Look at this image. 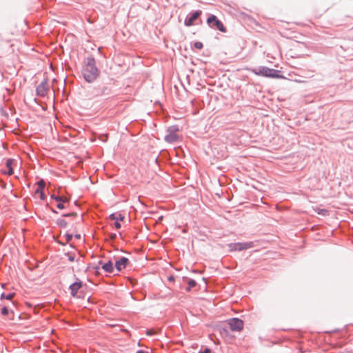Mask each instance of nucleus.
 <instances>
[{
    "instance_id": "33",
    "label": "nucleus",
    "mask_w": 353,
    "mask_h": 353,
    "mask_svg": "<svg viewBox=\"0 0 353 353\" xmlns=\"http://www.w3.org/2000/svg\"><path fill=\"white\" fill-rule=\"evenodd\" d=\"M137 353H146L143 350H138Z\"/></svg>"
},
{
    "instance_id": "28",
    "label": "nucleus",
    "mask_w": 353,
    "mask_h": 353,
    "mask_svg": "<svg viewBox=\"0 0 353 353\" xmlns=\"http://www.w3.org/2000/svg\"><path fill=\"white\" fill-rule=\"evenodd\" d=\"M199 353H211V350L209 348H205L203 351H200Z\"/></svg>"
},
{
    "instance_id": "32",
    "label": "nucleus",
    "mask_w": 353,
    "mask_h": 353,
    "mask_svg": "<svg viewBox=\"0 0 353 353\" xmlns=\"http://www.w3.org/2000/svg\"><path fill=\"white\" fill-rule=\"evenodd\" d=\"M40 193V191L39 190V188H37L36 190H35V194H39Z\"/></svg>"
},
{
    "instance_id": "35",
    "label": "nucleus",
    "mask_w": 353,
    "mask_h": 353,
    "mask_svg": "<svg viewBox=\"0 0 353 353\" xmlns=\"http://www.w3.org/2000/svg\"><path fill=\"white\" fill-rule=\"evenodd\" d=\"M94 269L96 270L97 272H98L99 269V266H96L94 268Z\"/></svg>"
},
{
    "instance_id": "34",
    "label": "nucleus",
    "mask_w": 353,
    "mask_h": 353,
    "mask_svg": "<svg viewBox=\"0 0 353 353\" xmlns=\"http://www.w3.org/2000/svg\"><path fill=\"white\" fill-rule=\"evenodd\" d=\"M169 280H170V281H172V280H174V276H170V277H169Z\"/></svg>"
},
{
    "instance_id": "1",
    "label": "nucleus",
    "mask_w": 353,
    "mask_h": 353,
    "mask_svg": "<svg viewBox=\"0 0 353 353\" xmlns=\"http://www.w3.org/2000/svg\"><path fill=\"white\" fill-rule=\"evenodd\" d=\"M99 70L96 66V60L93 57H89L85 61L82 69L84 79L88 83L94 82L99 75Z\"/></svg>"
},
{
    "instance_id": "15",
    "label": "nucleus",
    "mask_w": 353,
    "mask_h": 353,
    "mask_svg": "<svg viewBox=\"0 0 353 353\" xmlns=\"http://www.w3.org/2000/svg\"><path fill=\"white\" fill-rule=\"evenodd\" d=\"M196 285V282L194 279H189L188 281V287L186 290L190 291L191 288L195 287Z\"/></svg>"
},
{
    "instance_id": "25",
    "label": "nucleus",
    "mask_w": 353,
    "mask_h": 353,
    "mask_svg": "<svg viewBox=\"0 0 353 353\" xmlns=\"http://www.w3.org/2000/svg\"><path fill=\"white\" fill-rule=\"evenodd\" d=\"M117 216V221H123V219H124V216L121 214H119Z\"/></svg>"
},
{
    "instance_id": "30",
    "label": "nucleus",
    "mask_w": 353,
    "mask_h": 353,
    "mask_svg": "<svg viewBox=\"0 0 353 353\" xmlns=\"http://www.w3.org/2000/svg\"><path fill=\"white\" fill-rule=\"evenodd\" d=\"M146 334L147 335H152L154 334V331L152 330H148Z\"/></svg>"
},
{
    "instance_id": "26",
    "label": "nucleus",
    "mask_w": 353,
    "mask_h": 353,
    "mask_svg": "<svg viewBox=\"0 0 353 353\" xmlns=\"http://www.w3.org/2000/svg\"><path fill=\"white\" fill-rule=\"evenodd\" d=\"M114 226L117 229H119L121 227V223L118 221L114 222Z\"/></svg>"
},
{
    "instance_id": "31",
    "label": "nucleus",
    "mask_w": 353,
    "mask_h": 353,
    "mask_svg": "<svg viewBox=\"0 0 353 353\" xmlns=\"http://www.w3.org/2000/svg\"><path fill=\"white\" fill-rule=\"evenodd\" d=\"M75 238L76 239H80L81 238V235L80 234H75Z\"/></svg>"
},
{
    "instance_id": "16",
    "label": "nucleus",
    "mask_w": 353,
    "mask_h": 353,
    "mask_svg": "<svg viewBox=\"0 0 353 353\" xmlns=\"http://www.w3.org/2000/svg\"><path fill=\"white\" fill-rule=\"evenodd\" d=\"M14 295H15L14 293H9L8 294H6V295L4 293H2L1 294L0 299H6L7 300H12L13 299V297L14 296Z\"/></svg>"
},
{
    "instance_id": "2",
    "label": "nucleus",
    "mask_w": 353,
    "mask_h": 353,
    "mask_svg": "<svg viewBox=\"0 0 353 353\" xmlns=\"http://www.w3.org/2000/svg\"><path fill=\"white\" fill-rule=\"evenodd\" d=\"M251 72L256 75L262 76L265 77H270V78H280L279 75L280 71L269 68L265 66H260L258 68L251 69Z\"/></svg>"
},
{
    "instance_id": "17",
    "label": "nucleus",
    "mask_w": 353,
    "mask_h": 353,
    "mask_svg": "<svg viewBox=\"0 0 353 353\" xmlns=\"http://www.w3.org/2000/svg\"><path fill=\"white\" fill-rule=\"evenodd\" d=\"M46 187V183L44 180L41 179L37 182V188H39V190L41 192V190H43Z\"/></svg>"
},
{
    "instance_id": "22",
    "label": "nucleus",
    "mask_w": 353,
    "mask_h": 353,
    "mask_svg": "<svg viewBox=\"0 0 353 353\" xmlns=\"http://www.w3.org/2000/svg\"><path fill=\"white\" fill-rule=\"evenodd\" d=\"M39 198L42 201H45L46 199V196L43 192V190H41L39 193Z\"/></svg>"
},
{
    "instance_id": "19",
    "label": "nucleus",
    "mask_w": 353,
    "mask_h": 353,
    "mask_svg": "<svg viewBox=\"0 0 353 353\" xmlns=\"http://www.w3.org/2000/svg\"><path fill=\"white\" fill-rule=\"evenodd\" d=\"M194 46L195 48L201 50V49L203 48V43L201 42L196 41V42L194 43Z\"/></svg>"
},
{
    "instance_id": "11",
    "label": "nucleus",
    "mask_w": 353,
    "mask_h": 353,
    "mask_svg": "<svg viewBox=\"0 0 353 353\" xmlns=\"http://www.w3.org/2000/svg\"><path fill=\"white\" fill-rule=\"evenodd\" d=\"M99 265H101L102 269L106 273H113L114 270V266L113 263L111 261H108L107 263H103V261L101 260L99 261Z\"/></svg>"
},
{
    "instance_id": "7",
    "label": "nucleus",
    "mask_w": 353,
    "mask_h": 353,
    "mask_svg": "<svg viewBox=\"0 0 353 353\" xmlns=\"http://www.w3.org/2000/svg\"><path fill=\"white\" fill-rule=\"evenodd\" d=\"M201 10H196L190 13L185 19L184 24L185 26H192L194 24V21L201 15Z\"/></svg>"
},
{
    "instance_id": "8",
    "label": "nucleus",
    "mask_w": 353,
    "mask_h": 353,
    "mask_svg": "<svg viewBox=\"0 0 353 353\" xmlns=\"http://www.w3.org/2000/svg\"><path fill=\"white\" fill-rule=\"evenodd\" d=\"M83 283L79 279H77V281L72 283L69 286V290L70 291V294L72 297H77V293L79 290L82 288Z\"/></svg>"
},
{
    "instance_id": "20",
    "label": "nucleus",
    "mask_w": 353,
    "mask_h": 353,
    "mask_svg": "<svg viewBox=\"0 0 353 353\" xmlns=\"http://www.w3.org/2000/svg\"><path fill=\"white\" fill-rule=\"evenodd\" d=\"M14 163V160L12 159H8L6 162V167L8 168H12V165Z\"/></svg>"
},
{
    "instance_id": "6",
    "label": "nucleus",
    "mask_w": 353,
    "mask_h": 353,
    "mask_svg": "<svg viewBox=\"0 0 353 353\" xmlns=\"http://www.w3.org/2000/svg\"><path fill=\"white\" fill-rule=\"evenodd\" d=\"M232 332H241L243 329L244 322L239 318H232L227 321Z\"/></svg>"
},
{
    "instance_id": "4",
    "label": "nucleus",
    "mask_w": 353,
    "mask_h": 353,
    "mask_svg": "<svg viewBox=\"0 0 353 353\" xmlns=\"http://www.w3.org/2000/svg\"><path fill=\"white\" fill-rule=\"evenodd\" d=\"M254 246V242L231 243L228 245L230 251H242L248 250Z\"/></svg>"
},
{
    "instance_id": "12",
    "label": "nucleus",
    "mask_w": 353,
    "mask_h": 353,
    "mask_svg": "<svg viewBox=\"0 0 353 353\" xmlns=\"http://www.w3.org/2000/svg\"><path fill=\"white\" fill-rule=\"evenodd\" d=\"M51 199H54L56 201H57V207L60 210L65 208L64 203L68 201V199L65 197L55 196L54 194L51 196Z\"/></svg>"
},
{
    "instance_id": "14",
    "label": "nucleus",
    "mask_w": 353,
    "mask_h": 353,
    "mask_svg": "<svg viewBox=\"0 0 353 353\" xmlns=\"http://www.w3.org/2000/svg\"><path fill=\"white\" fill-rule=\"evenodd\" d=\"M57 223L59 226H60L61 228H66L68 225L67 221L65 220H64L63 219H58L57 220Z\"/></svg>"
},
{
    "instance_id": "18",
    "label": "nucleus",
    "mask_w": 353,
    "mask_h": 353,
    "mask_svg": "<svg viewBox=\"0 0 353 353\" xmlns=\"http://www.w3.org/2000/svg\"><path fill=\"white\" fill-rule=\"evenodd\" d=\"M1 314L3 316H8L9 314V310L6 306H4L1 310Z\"/></svg>"
},
{
    "instance_id": "24",
    "label": "nucleus",
    "mask_w": 353,
    "mask_h": 353,
    "mask_svg": "<svg viewBox=\"0 0 353 353\" xmlns=\"http://www.w3.org/2000/svg\"><path fill=\"white\" fill-rule=\"evenodd\" d=\"M6 173H7L8 175H12V174H13V173H14L13 168H8V171L6 172Z\"/></svg>"
},
{
    "instance_id": "3",
    "label": "nucleus",
    "mask_w": 353,
    "mask_h": 353,
    "mask_svg": "<svg viewBox=\"0 0 353 353\" xmlns=\"http://www.w3.org/2000/svg\"><path fill=\"white\" fill-rule=\"evenodd\" d=\"M179 129L177 125H172L168 128V134L165 136L164 140L167 143H174L179 140V136L176 134Z\"/></svg>"
},
{
    "instance_id": "10",
    "label": "nucleus",
    "mask_w": 353,
    "mask_h": 353,
    "mask_svg": "<svg viewBox=\"0 0 353 353\" xmlns=\"http://www.w3.org/2000/svg\"><path fill=\"white\" fill-rule=\"evenodd\" d=\"M48 90L47 81H42L36 89L37 94L39 97H45Z\"/></svg>"
},
{
    "instance_id": "23",
    "label": "nucleus",
    "mask_w": 353,
    "mask_h": 353,
    "mask_svg": "<svg viewBox=\"0 0 353 353\" xmlns=\"http://www.w3.org/2000/svg\"><path fill=\"white\" fill-rule=\"evenodd\" d=\"M65 237L66 242L69 243L72 240V234H66L65 235Z\"/></svg>"
},
{
    "instance_id": "36",
    "label": "nucleus",
    "mask_w": 353,
    "mask_h": 353,
    "mask_svg": "<svg viewBox=\"0 0 353 353\" xmlns=\"http://www.w3.org/2000/svg\"><path fill=\"white\" fill-rule=\"evenodd\" d=\"M52 211L53 213H56V214L57 213V212L55 210H52Z\"/></svg>"
},
{
    "instance_id": "5",
    "label": "nucleus",
    "mask_w": 353,
    "mask_h": 353,
    "mask_svg": "<svg viewBox=\"0 0 353 353\" xmlns=\"http://www.w3.org/2000/svg\"><path fill=\"white\" fill-rule=\"evenodd\" d=\"M208 26L212 28H215L220 30L222 32H226V28L223 26V23L217 19L215 15L210 16L207 19Z\"/></svg>"
},
{
    "instance_id": "13",
    "label": "nucleus",
    "mask_w": 353,
    "mask_h": 353,
    "mask_svg": "<svg viewBox=\"0 0 353 353\" xmlns=\"http://www.w3.org/2000/svg\"><path fill=\"white\" fill-rule=\"evenodd\" d=\"M110 93V89L108 86H103L101 91L97 95H108Z\"/></svg>"
},
{
    "instance_id": "27",
    "label": "nucleus",
    "mask_w": 353,
    "mask_h": 353,
    "mask_svg": "<svg viewBox=\"0 0 353 353\" xmlns=\"http://www.w3.org/2000/svg\"><path fill=\"white\" fill-rule=\"evenodd\" d=\"M76 214H77L76 213H68V214H63V216H64V217H68V216H74V215H76Z\"/></svg>"
},
{
    "instance_id": "9",
    "label": "nucleus",
    "mask_w": 353,
    "mask_h": 353,
    "mask_svg": "<svg viewBox=\"0 0 353 353\" xmlns=\"http://www.w3.org/2000/svg\"><path fill=\"white\" fill-rule=\"evenodd\" d=\"M129 263V260L128 258L122 256L119 260L116 261L114 268L117 269V271L120 272L124 270L128 263Z\"/></svg>"
},
{
    "instance_id": "29",
    "label": "nucleus",
    "mask_w": 353,
    "mask_h": 353,
    "mask_svg": "<svg viewBox=\"0 0 353 353\" xmlns=\"http://www.w3.org/2000/svg\"><path fill=\"white\" fill-rule=\"evenodd\" d=\"M117 215L114 214H112L110 216V219L117 221Z\"/></svg>"
},
{
    "instance_id": "21",
    "label": "nucleus",
    "mask_w": 353,
    "mask_h": 353,
    "mask_svg": "<svg viewBox=\"0 0 353 353\" xmlns=\"http://www.w3.org/2000/svg\"><path fill=\"white\" fill-rule=\"evenodd\" d=\"M66 255L68 256V260L70 261V262H73L75 260V256L73 255V254H70L69 253H67Z\"/></svg>"
}]
</instances>
